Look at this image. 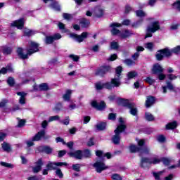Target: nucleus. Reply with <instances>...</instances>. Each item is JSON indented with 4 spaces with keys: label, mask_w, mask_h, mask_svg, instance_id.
<instances>
[{
    "label": "nucleus",
    "mask_w": 180,
    "mask_h": 180,
    "mask_svg": "<svg viewBox=\"0 0 180 180\" xmlns=\"http://www.w3.org/2000/svg\"><path fill=\"white\" fill-rule=\"evenodd\" d=\"M39 46L40 44H39V43L30 41L25 54L23 53V48L22 47H18L16 50V53L20 60H27L29 56H32L34 53H39V51H40V49H39Z\"/></svg>",
    "instance_id": "nucleus-1"
},
{
    "label": "nucleus",
    "mask_w": 180,
    "mask_h": 180,
    "mask_svg": "<svg viewBox=\"0 0 180 180\" xmlns=\"http://www.w3.org/2000/svg\"><path fill=\"white\" fill-rule=\"evenodd\" d=\"M129 148L131 154H136V153H139V157H142L143 154H146V155L150 154V148L146 145L145 139H140L138 141V146L131 144Z\"/></svg>",
    "instance_id": "nucleus-2"
},
{
    "label": "nucleus",
    "mask_w": 180,
    "mask_h": 180,
    "mask_svg": "<svg viewBox=\"0 0 180 180\" xmlns=\"http://www.w3.org/2000/svg\"><path fill=\"white\" fill-rule=\"evenodd\" d=\"M172 53L176 56H179L180 54V45H177L176 47L169 49V48L166 47L162 49H159L158 51V53L155 54V58L158 61H162L164 58H169V57H172Z\"/></svg>",
    "instance_id": "nucleus-3"
},
{
    "label": "nucleus",
    "mask_w": 180,
    "mask_h": 180,
    "mask_svg": "<svg viewBox=\"0 0 180 180\" xmlns=\"http://www.w3.org/2000/svg\"><path fill=\"white\" fill-rule=\"evenodd\" d=\"M117 105L119 106H122V108H127V109H129V113L132 116H137L139 114V110H137V108L136 107V103L130 102V100L127 98H119Z\"/></svg>",
    "instance_id": "nucleus-4"
},
{
    "label": "nucleus",
    "mask_w": 180,
    "mask_h": 180,
    "mask_svg": "<svg viewBox=\"0 0 180 180\" xmlns=\"http://www.w3.org/2000/svg\"><path fill=\"white\" fill-rule=\"evenodd\" d=\"M153 75H158L159 81H164L167 78V75L164 74V68L160 63H155L151 69Z\"/></svg>",
    "instance_id": "nucleus-5"
},
{
    "label": "nucleus",
    "mask_w": 180,
    "mask_h": 180,
    "mask_svg": "<svg viewBox=\"0 0 180 180\" xmlns=\"http://www.w3.org/2000/svg\"><path fill=\"white\" fill-rule=\"evenodd\" d=\"M161 29V25H160V21L156 20L150 23V25H148L146 27V34L145 35V39H148V37H153V33L158 32Z\"/></svg>",
    "instance_id": "nucleus-6"
},
{
    "label": "nucleus",
    "mask_w": 180,
    "mask_h": 180,
    "mask_svg": "<svg viewBox=\"0 0 180 180\" xmlns=\"http://www.w3.org/2000/svg\"><path fill=\"white\" fill-rule=\"evenodd\" d=\"M108 72H112V66L108 65H102L97 68L95 71L96 77H101L103 78L106 74Z\"/></svg>",
    "instance_id": "nucleus-7"
},
{
    "label": "nucleus",
    "mask_w": 180,
    "mask_h": 180,
    "mask_svg": "<svg viewBox=\"0 0 180 180\" xmlns=\"http://www.w3.org/2000/svg\"><path fill=\"white\" fill-rule=\"evenodd\" d=\"M122 85V82L120 81V77L112 78L110 82H106V87L108 91H112L113 88H119Z\"/></svg>",
    "instance_id": "nucleus-8"
},
{
    "label": "nucleus",
    "mask_w": 180,
    "mask_h": 180,
    "mask_svg": "<svg viewBox=\"0 0 180 180\" xmlns=\"http://www.w3.org/2000/svg\"><path fill=\"white\" fill-rule=\"evenodd\" d=\"M103 160H97L93 165L94 168H95L96 172L98 174H101L103 171H105V169H108V168H109V167L106 166V164H105V162H103Z\"/></svg>",
    "instance_id": "nucleus-9"
},
{
    "label": "nucleus",
    "mask_w": 180,
    "mask_h": 180,
    "mask_svg": "<svg viewBox=\"0 0 180 180\" xmlns=\"http://www.w3.org/2000/svg\"><path fill=\"white\" fill-rule=\"evenodd\" d=\"M89 35V33L88 32H84L80 35H78L77 34L72 32L70 34V37L74 39L78 43H82L84 39H88Z\"/></svg>",
    "instance_id": "nucleus-10"
},
{
    "label": "nucleus",
    "mask_w": 180,
    "mask_h": 180,
    "mask_svg": "<svg viewBox=\"0 0 180 180\" xmlns=\"http://www.w3.org/2000/svg\"><path fill=\"white\" fill-rule=\"evenodd\" d=\"M91 108H94L100 112H102L106 109V103L104 101H101L100 103H98L96 101H93L91 103Z\"/></svg>",
    "instance_id": "nucleus-11"
},
{
    "label": "nucleus",
    "mask_w": 180,
    "mask_h": 180,
    "mask_svg": "<svg viewBox=\"0 0 180 180\" xmlns=\"http://www.w3.org/2000/svg\"><path fill=\"white\" fill-rule=\"evenodd\" d=\"M61 34L60 33L54 34L53 36L46 37L45 43L46 44H53L56 40H60L61 39Z\"/></svg>",
    "instance_id": "nucleus-12"
},
{
    "label": "nucleus",
    "mask_w": 180,
    "mask_h": 180,
    "mask_svg": "<svg viewBox=\"0 0 180 180\" xmlns=\"http://www.w3.org/2000/svg\"><path fill=\"white\" fill-rule=\"evenodd\" d=\"M11 27H17L19 30H22L25 27V18H21L14 20L13 23H11Z\"/></svg>",
    "instance_id": "nucleus-13"
},
{
    "label": "nucleus",
    "mask_w": 180,
    "mask_h": 180,
    "mask_svg": "<svg viewBox=\"0 0 180 180\" xmlns=\"http://www.w3.org/2000/svg\"><path fill=\"white\" fill-rule=\"evenodd\" d=\"M110 27H112L110 32L112 36L120 34V31L116 27H122V24L119 22H112L110 25Z\"/></svg>",
    "instance_id": "nucleus-14"
},
{
    "label": "nucleus",
    "mask_w": 180,
    "mask_h": 180,
    "mask_svg": "<svg viewBox=\"0 0 180 180\" xmlns=\"http://www.w3.org/2000/svg\"><path fill=\"white\" fill-rule=\"evenodd\" d=\"M68 155L71 158H75V160H82V150H77L75 152L68 153Z\"/></svg>",
    "instance_id": "nucleus-15"
},
{
    "label": "nucleus",
    "mask_w": 180,
    "mask_h": 180,
    "mask_svg": "<svg viewBox=\"0 0 180 180\" xmlns=\"http://www.w3.org/2000/svg\"><path fill=\"white\" fill-rule=\"evenodd\" d=\"M155 103V98L154 96H148L146 101V108H151Z\"/></svg>",
    "instance_id": "nucleus-16"
},
{
    "label": "nucleus",
    "mask_w": 180,
    "mask_h": 180,
    "mask_svg": "<svg viewBox=\"0 0 180 180\" xmlns=\"http://www.w3.org/2000/svg\"><path fill=\"white\" fill-rule=\"evenodd\" d=\"M79 25L82 29H88L91 25V21L85 18H83L79 20Z\"/></svg>",
    "instance_id": "nucleus-17"
},
{
    "label": "nucleus",
    "mask_w": 180,
    "mask_h": 180,
    "mask_svg": "<svg viewBox=\"0 0 180 180\" xmlns=\"http://www.w3.org/2000/svg\"><path fill=\"white\" fill-rule=\"evenodd\" d=\"M45 131L41 130L38 131L34 136L32 137V141H40L41 139H43V136H44Z\"/></svg>",
    "instance_id": "nucleus-18"
},
{
    "label": "nucleus",
    "mask_w": 180,
    "mask_h": 180,
    "mask_svg": "<svg viewBox=\"0 0 180 180\" xmlns=\"http://www.w3.org/2000/svg\"><path fill=\"white\" fill-rule=\"evenodd\" d=\"M17 95L18 96H20L19 103H20V105H25V103H26V95L27 94L23 91H18L17 92Z\"/></svg>",
    "instance_id": "nucleus-19"
},
{
    "label": "nucleus",
    "mask_w": 180,
    "mask_h": 180,
    "mask_svg": "<svg viewBox=\"0 0 180 180\" xmlns=\"http://www.w3.org/2000/svg\"><path fill=\"white\" fill-rule=\"evenodd\" d=\"M127 129V126L126 124H120L119 125H117L116 129H115L114 133H117V134H120V133L126 131Z\"/></svg>",
    "instance_id": "nucleus-20"
},
{
    "label": "nucleus",
    "mask_w": 180,
    "mask_h": 180,
    "mask_svg": "<svg viewBox=\"0 0 180 180\" xmlns=\"http://www.w3.org/2000/svg\"><path fill=\"white\" fill-rule=\"evenodd\" d=\"M176 127H178V122L176 121L169 122L165 126L166 130H175Z\"/></svg>",
    "instance_id": "nucleus-21"
},
{
    "label": "nucleus",
    "mask_w": 180,
    "mask_h": 180,
    "mask_svg": "<svg viewBox=\"0 0 180 180\" xmlns=\"http://www.w3.org/2000/svg\"><path fill=\"white\" fill-rule=\"evenodd\" d=\"M144 164H149L150 165H151V159H150L149 158H142L140 162V167L143 169L146 167Z\"/></svg>",
    "instance_id": "nucleus-22"
},
{
    "label": "nucleus",
    "mask_w": 180,
    "mask_h": 180,
    "mask_svg": "<svg viewBox=\"0 0 180 180\" xmlns=\"http://www.w3.org/2000/svg\"><path fill=\"white\" fill-rule=\"evenodd\" d=\"M1 51L4 56H9L12 54L13 49L11 46H2Z\"/></svg>",
    "instance_id": "nucleus-23"
},
{
    "label": "nucleus",
    "mask_w": 180,
    "mask_h": 180,
    "mask_svg": "<svg viewBox=\"0 0 180 180\" xmlns=\"http://www.w3.org/2000/svg\"><path fill=\"white\" fill-rule=\"evenodd\" d=\"M71 95H72V91L71 89H68L65 94L63 96V100L66 102H70L71 101Z\"/></svg>",
    "instance_id": "nucleus-24"
},
{
    "label": "nucleus",
    "mask_w": 180,
    "mask_h": 180,
    "mask_svg": "<svg viewBox=\"0 0 180 180\" xmlns=\"http://www.w3.org/2000/svg\"><path fill=\"white\" fill-rule=\"evenodd\" d=\"M51 8H52V9H54V11H56V12H61V6H60V4H58V1H53L51 4H50Z\"/></svg>",
    "instance_id": "nucleus-25"
},
{
    "label": "nucleus",
    "mask_w": 180,
    "mask_h": 180,
    "mask_svg": "<svg viewBox=\"0 0 180 180\" xmlns=\"http://www.w3.org/2000/svg\"><path fill=\"white\" fill-rule=\"evenodd\" d=\"M1 148L6 153H11V151H12V147H11V144L7 142H4L1 144Z\"/></svg>",
    "instance_id": "nucleus-26"
},
{
    "label": "nucleus",
    "mask_w": 180,
    "mask_h": 180,
    "mask_svg": "<svg viewBox=\"0 0 180 180\" xmlns=\"http://www.w3.org/2000/svg\"><path fill=\"white\" fill-rule=\"evenodd\" d=\"M39 91H44L47 92V91H50V87L49 86V84L47 83H41L39 85Z\"/></svg>",
    "instance_id": "nucleus-27"
},
{
    "label": "nucleus",
    "mask_w": 180,
    "mask_h": 180,
    "mask_svg": "<svg viewBox=\"0 0 180 180\" xmlns=\"http://www.w3.org/2000/svg\"><path fill=\"white\" fill-rule=\"evenodd\" d=\"M108 124L105 122H101L96 125V127L98 131H103L106 129V126Z\"/></svg>",
    "instance_id": "nucleus-28"
},
{
    "label": "nucleus",
    "mask_w": 180,
    "mask_h": 180,
    "mask_svg": "<svg viewBox=\"0 0 180 180\" xmlns=\"http://www.w3.org/2000/svg\"><path fill=\"white\" fill-rule=\"evenodd\" d=\"M105 13V11H103V9H102L101 8H97L95 9L94 11V15L96 16V18H102V16H103V13Z\"/></svg>",
    "instance_id": "nucleus-29"
},
{
    "label": "nucleus",
    "mask_w": 180,
    "mask_h": 180,
    "mask_svg": "<svg viewBox=\"0 0 180 180\" xmlns=\"http://www.w3.org/2000/svg\"><path fill=\"white\" fill-rule=\"evenodd\" d=\"M112 143L116 146L120 144V134L115 133V135L112 138Z\"/></svg>",
    "instance_id": "nucleus-30"
},
{
    "label": "nucleus",
    "mask_w": 180,
    "mask_h": 180,
    "mask_svg": "<svg viewBox=\"0 0 180 180\" xmlns=\"http://www.w3.org/2000/svg\"><path fill=\"white\" fill-rule=\"evenodd\" d=\"M96 89H97V91H102V89H103V88H105V89H108V87L106 86V82L105 83H101V82L96 83Z\"/></svg>",
    "instance_id": "nucleus-31"
},
{
    "label": "nucleus",
    "mask_w": 180,
    "mask_h": 180,
    "mask_svg": "<svg viewBox=\"0 0 180 180\" xmlns=\"http://www.w3.org/2000/svg\"><path fill=\"white\" fill-rule=\"evenodd\" d=\"M143 22L144 20L143 18H140L136 22L131 24V27H134V29H138V27H140V26L143 25Z\"/></svg>",
    "instance_id": "nucleus-32"
},
{
    "label": "nucleus",
    "mask_w": 180,
    "mask_h": 180,
    "mask_svg": "<svg viewBox=\"0 0 180 180\" xmlns=\"http://www.w3.org/2000/svg\"><path fill=\"white\" fill-rule=\"evenodd\" d=\"M145 119L148 122H154L155 120V117H154V115L150 112H146L145 113Z\"/></svg>",
    "instance_id": "nucleus-33"
},
{
    "label": "nucleus",
    "mask_w": 180,
    "mask_h": 180,
    "mask_svg": "<svg viewBox=\"0 0 180 180\" xmlns=\"http://www.w3.org/2000/svg\"><path fill=\"white\" fill-rule=\"evenodd\" d=\"M46 169H48L49 171H54L57 169V167H56V163L53 162H49L46 165Z\"/></svg>",
    "instance_id": "nucleus-34"
},
{
    "label": "nucleus",
    "mask_w": 180,
    "mask_h": 180,
    "mask_svg": "<svg viewBox=\"0 0 180 180\" xmlns=\"http://www.w3.org/2000/svg\"><path fill=\"white\" fill-rule=\"evenodd\" d=\"M91 150L89 149L82 150V158H91Z\"/></svg>",
    "instance_id": "nucleus-35"
},
{
    "label": "nucleus",
    "mask_w": 180,
    "mask_h": 180,
    "mask_svg": "<svg viewBox=\"0 0 180 180\" xmlns=\"http://www.w3.org/2000/svg\"><path fill=\"white\" fill-rule=\"evenodd\" d=\"M43 153H46V154H51L53 153V148L48 146H42Z\"/></svg>",
    "instance_id": "nucleus-36"
},
{
    "label": "nucleus",
    "mask_w": 180,
    "mask_h": 180,
    "mask_svg": "<svg viewBox=\"0 0 180 180\" xmlns=\"http://www.w3.org/2000/svg\"><path fill=\"white\" fill-rule=\"evenodd\" d=\"M133 34L129 30H125L123 33L121 34L122 39H127V37H130Z\"/></svg>",
    "instance_id": "nucleus-37"
},
{
    "label": "nucleus",
    "mask_w": 180,
    "mask_h": 180,
    "mask_svg": "<svg viewBox=\"0 0 180 180\" xmlns=\"http://www.w3.org/2000/svg\"><path fill=\"white\" fill-rule=\"evenodd\" d=\"M61 109H63V103H58L56 104L54 108H53V112H56L58 113V112L61 111Z\"/></svg>",
    "instance_id": "nucleus-38"
},
{
    "label": "nucleus",
    "mask_w": 180,
    "mask_h": 180,
    "mask_svg": "<svg viewBox=\"0 0 180 180\" xmlns=\"http://www.w3.org/2000/svg\"><path fill=\"white\" fill-rule=\"evenodd\" d=\"M127 77L128 79H133V78H136V77H137V72L136 71L129 72L127 74Z\"/></svg>",
    "instance_id": "nucleus-39"
},
{
    "label": "nucleus",
    "mask_w": 180,
    "mask_h": 180,
    "mask_svg": "<svg viewBox=\"0 0 180 180\" xmlns=\"http://www.w3.org/2000/svg\"><path fill=\"white\" fill-rule=\"evenodd\" d=\"M161 162H162L165 167H168L169 164H171V160H169L168 158L162 157L161 158Z\"/></svg>",
    "instance_id": "nucleus-40"
},
{
    "label": "nucleus",
    "mask_w": 180,
    "mask_h": 180,
    "mask_svg": "<svg viewBox=\"0 0 180 180\" xmlns=\"http://www.w3.org/2000/svg\"><path fill=\"white\" fill-rule=\"evenodd\" d=\"M7 84L8 85H9L11 88L15 86V78L12 77H9L7 79Z\"/></svg>",
    "instance_id": "nucleus-41"
},
{
    "label": "nucleus",
    "mask_w": 180,
    "mask_h": 180,
    "mask_svg": "<svg viewBox=\"0 0 180 180\" xmlns=\"http://www.w3.org/2000/svg\"><path fill=\"white\" fill-rule=\"evenodd\" d=\"M122 71H123V68L122 66H118L115 68V74L117 78H120V75H122Z\"/></svg>",
    "instance_id": "nucleus-42"
},
{
    "label": "nucleus",
    "mask_w": 180,
    "mask_h": 180,
    "mask_svg": "<svg viewBox=\"0 0 180 180\" xmlns=\"http://www.w3.org/2000/svg\"><path fill=\"white\" fill-rule=\"evenodd\" d=\"M123 63L126 64V65H128L130 67V65H134L136 64V62H134L133 60L130 58H127L124 60Z\"/></svg>",
    "instance_id": "nucleus-43"
},
{
    "label": "nucleus",
    "mask_w": 180,
    "mask_h": 180,
    "mask_svg": "<svg viewBox=\"0 0 180 180\" xmlns=\"http://www.w3.org/2000/svg\"><path fill=\"white\" fill-rule=\"evenodd\" d=\"M110 49L112 50H119V43L113 41L110 43Z\"/></svg>",
    "instance_id": "nucleus-44"
},
{
    "label": "nucleus",
    "mask_w": 180,
    "mask_h": 180,
    "mask_svg": "<svg viewBox=\"0 0 180 180\" xmlns=\"http://www.w3.org/2000/svg\"><path fill=\"white\" fill-rule=\"evenodd\" d=\"M136 15L138 18H144L146 13L143 10H136Z\"/></svg>",
    "instance_id": "nucleus-45"
},
{
    "label": "nucleus",
    "mask_w": 180,
    "mask_h": 180,
    "mask_svg": "<svg viewBox=\"0 0 180 180\" xmlns=\"http://www.w3.org/2000/svg\"><path fill=\"white\" fill-rule=\"evenodd\" d=\"M72 169H73V171H76V172H79V171H81V164H74L72 166Z\"/></svg>",
    "instance_id": "nucleus-46"
},
{
    "label": "nucleus",
    "mask_w": 180,
    "mask_h": 180,
    "mask_svg": "<svg viewBox=\"0 0 180 180\" xmlns=\"http://www.w3.org/2000/svg\"><path fill=\"white\" fill-rule=\"evenodd\" d=\"M174 9H177L180 12V0H177L172 4Z\"/></svg>",
    "instance_id": "nucleus-47"
},
{
    "label": "nucleus",
    "mask_w": 180,
    "mask_h": 180,
    "mask_svg": "<svg viewBox=\"0 0 180 180\" xmlns=\"http://www.w3.org/2000/svg\"><path fill=\"white\" fill-rule=\"evenodd\" d=\"M162 174V172H154L153 173V175L155 180H161V174Z\"/></svg>",
    "instance_id": "nucleus-48"
},
{
    "label": "nucleus",
    "mask_w": 180,
    "mask_h": 180,
    "mask_svg": "<svg viewBox=\"0 0 180 180\" xmlns=\"http://www.w3.org/2000/svg\"><path fill=\"white\" fill-rule=\"evenodd\" d=\"M167 77L168 78L169 80L171 82V81H174L175 79H176V78H178V76L174 75V74H167Z\"/></svg>",
    "instance_id": "nucleus-49"
},
{
    "label": "nucleus",
    "mask_w": 180,
    "mask_h": 180,
    "mask_svg": "<svg viewBox=\"0 0 180 180\" xmlns=\"http://www.w3.org/2000/svg\"><path fill=\"white\" fill-rule=\"evenodd\" d=\"M33 34V30H25L24 31V36H26L27 37H30Z\"/></svg>",
    "instance_id": "nucleus-50"
},
{
    "label": "nucleus",
    "mask_w": 180,
    "mask_h": 180,
    "mask_svg": "<svg viewBox=\"0 0 180 180\" xmlns=\"http://www.w3.org/2000/svg\"><path fill=\"white\" fill-rule=\"evenodd\" d=\"M57 120H60V116L54 115V116L49 117V119L48 122H55V121H57Z\"/></svg>",
    "instance_id": "nucleus-51"
},
{
    "label": "nucleus",
    "mask_w": 180,
    "mask_h": 180,
    "mask_svg": "<svg viewBox=\"0 0 180 180\" xmlns=\"http://www.w3.org/2000/svg\"><path fill=\"white\" fill-rule=\"evenodd\" d=\"M56 174L59 178H64V174L61 172V169L56 168Z\"/></svg>",
    "instance_id": "nucleus-52"
},
{
    "label": "nucleus",
    "mask_w": 180,
    "mask_h": 180,
    "mask_svg": "<svg viewBox=\"0 0 180 180\" xmlns=\"http://www.w3.org/2000/svg\"><path fill=\"white\" fill-rule=\"evenodd\" d=\"M161 162V158L160 159L157 158H153V160H151L150 165L153 164V165H156V164H160Z\"/></svg>",
    "instance_id": "nucleus-53"
},
{
    "label": "nucleus",
    "mask_w": 180,
    "mask_h": 180,
    "mask_svg": "<svg viewBox=\"0 0 180 180\" xmlns=\"http://www.w3.org/2000/svg\"><path fill=\"white\" fill-rule=\"evenodd\" d=\"M96 157H99V158H101V160H104L103 158V151L101 150H98L96 151Z\"/></svg>",
    "instance_id": "nucleus-54"
},
{
    "label": "nucleus",
    "mask_w": 180,
    "mask_h": 180,
    "mask_svg": "<svg viewBox=\"0 0 180 180\" xmlns=\"http://www.w3.org/2000/svg\"><path fill=\"white\" fill-rule=\"evenodd\" d=\"M167 139L165 138V136L161 134L158 136V141L159 143H165V141Z\"/></svg>",
    "instance_id": "nucleus-55"
},
{
    "label": "nucleus",
    "mask_w": 180,
    "mask_h": 180,
    "mask_svg": "<svg viewBox=\"0 0 180 180\" xmlns=\"http://www.w3.org/2000/svg\"><path fill=\"white\" fill-rule=\"evenodd\" d=\"M70 58H72L73 61H75V63H78V61H79V56H75L74 54H70L69 56Z\"/></svg>",
    "instance_id": "nucleus-56"
},
{
    "label": "nucleus",
    "mask_w": 180,
    "mask_h": 180,
    "mask_svg": "<svg viewBox=\"0 0 180 180\" xmlns=\"http://www.w3.org/2000/svg\"><path fill=\"white\" fill-rule=\"evenodd\" d=\"M111 178L113 180H123V178H122V176H120V174H112Z\"/></svg>",
    "instance_id": "nucleus-57"
},
{
    "label": "nucleus",
    "mask_w": 180,
    "mask_h": 180,
    "mask_svg": "<svg viewBox=\"0 0 180 180\" xmlns=\"http://www.w3.org/2000/svg\"><path fill=\"white\" fill-rule=\"evenodd\" d=\"M1 165L2 167H5L6 168H13V165L5 162H1Z\"/></svg>",
    "instance_id": "nucleus-58"
},
{
    "label": "nucleus",
    "mask_w": 180,
    "mask_h": 180,
    "mask_svg": "<svg viewBox=\"0 0 180 180\" xmlns=\"http://www.w3.org/2000/svg\"><path fill=\"white\" fill-rule=\"evenodd\" d=\"M146 82L149 84V85H153L154 82H155V80L153 79H151L150 77H147L146 79H145Z\"/></svg>",
    "instance_id": "nucleus-59"
},
{
    "label": "nucleus",
    "mask_w": 180,
    "mask_h": 180,
    "mask_svg": "<svg viewBox=\"0 0 180 180\" xmlns=\"http://www.w3.org/2000/svg\"><path fill=\"white\" fill-rule=\"evenodd\" d=\"M56 143H62V144H63V146H65V144H67V143L64 141V139L58 136L56 138Z\"/></svg>",
    "instance_id": "nucleus-60"
},
{
    "label": "nucleus",
    "mask_w": 180,
    "mask_h": 180,
    "mask_svg": "<svg viewBox=\"0 0 180 180\" xmlns=\"http://www.w3.org/2000/svg\"><path fill=\"white\" fill-rule=\"evenodd\" d=\"M26 124V120H20L18 122V127L22 128Z\"/></svg>",
    "instance_id": "nucleus-61"
},
{
    "label": "nucleus",
    "mask_w": 180,
    "mask_h": 180,
    "mask_svg": "<svg viewBox=\"0 0 180 180\" xmlns=\"http://www.w3.org/2000/svg\"><path fill=\"white\" fill-rule=\"evenodd\" d=\"M65 154H67V150H59L58 153V158H61L62 157H64Z\"/></svg>",
    "instance_id": "nucleus-62"
},
{
    "label": "nucleus",
    "mask_w": 180,
    "mask_h": 180,
    "mask_svg": "<svg viewBox=\"0 0 180 180\" xmlns=\"http://www.w3.org/2000/svg\"><path fill=\"white\" fill-rule=\"evenodd\" d=\"M115 60H117V54L116 53L112 54L108 58V61H115Z\"/></svg>",
    "instance_id": "nucleus-63"
},
{
    "label": "nucleus",
    "mask_w": 180,
    "mask_h": 180,
    "mask_svg": "<svg viewBox=\"0 0 180 180\" xmlns=\"http://www.w3.org/2000/svg\"><path fill=\"white\" fill-rule=\"evenodd\" d=\"M108 120H116V114L111 112L108 115Z\"/></svg>",
    "instance_id": "nucleus-64"
}]
</instances>
